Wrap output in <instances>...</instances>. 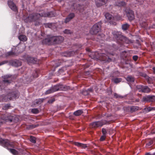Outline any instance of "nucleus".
I'll list each match as a JSON object with an SVG mask.
<instances>
[{
	"label": "nucleus",
	"mask_w": 155,
	"mask_h": 155,
	"mask_svg": "<svg viewBox=\"0 0 155 155\" xmlns=\"http://www.w3.org/2000/svg\"><path fill=\"white\" fill-rule=\"evenodd\" d=\"M19 96V93L17 92L16 93H15L14 92L9 94L5 96V97H3L2 101H6L13 100L14 99H15L18 98Z\"/></svg>",
	"instance_id": "nucleus-1"
},
{
	"label": "nucleus",
	"mask_w": 155,
	"mask_h": 155,
	"mask_svg": "<svg viewBox=\"0 0 155 155\" xmlns=\"http://www.w3.org/2000/svg\"><path fill=\"white\" fill-rule=\"evenodd\" d=\"M101 22H99L94 25L91 28L90 32L92 34H96L101 30Z\"/></svg>",
	"instance_id": "nucleus-2"
},
{
	"label": "nucleus",
	"mask_w": 155,
	"mask_h": 155,
	"mask_svg": "<svg viewBox=\"0 0 155 155\" xmlns=\"http://www.w3.org/2000/svg\"><path fill=\"white\" fill-rule=\"evenodd\" d=\"M40 14H31L26 18L25 21L27 22H31L36 21L41 16Z\"/></svg>",
	"instance_id": "nucleus-3"
},
{
	"label": "nucleus",
	"mask_w": 155,
	"mask_h": 155,
	"mask_svg": "<svg viewBox=\"0 0 155 155\" xmlns=\"http://www.w3.org/2000/svg\"><path fill=\"white\" fill-rule=\"evenodd\" d=\"M107 121H100L92 123L90 124V127L93 128H97L99 127H101L104 124L107 123Z\"/></svg>",
	"instance_id": "nucleus-4"
},
{
	"label": "nucleus",
	"mask_w": 155,
	"mask_h": 155,
	"mask_svg": "<svg viewBox=\"0 0 155 155\" xmlns=\"http://www.w3.org/2000/svg\"><path fill=\"white\" fill-rule=\"evenodd\" d=\"M51 40L55 44H59L61 43L64 40V38L61 36H53L51 37Z\"/></svg>",
	"instance_id": "nucleus-5"
},
{
	"label": "nucleus",
	"mask_w": 155,
	"mask_h": 155,
	"mask_svg": "<svg viewBox=\"0 0 155 155\" xmlns=\"http://www.w3.org/2000/svg\"><path fill=\"white\" fill-rule=\"evenodd\" d=\"M139 91L144 93H148L150 91V89L147 86L138 85L137 86Z\"/></svg>",
	"instance_id": "nucleus-6"
},
{
	"label": "nucleus",
	"mask_w": 155,
	"mask_h": 155,
	"mask_svg": "<svg viewBox=\"0 0 155 155\" xmlns=\"http://www.w3.org/2000/svg\"><path fill=\"white\" fill-rule=\"evenodd\" d=\"M54 92L59 90H64V86L62 84H58L52 87Z\"/></svg>",
	"instance_id": "nucleus-7"
},
{
	"label": "nucleus",
	"mask_w": 155,
	"mask_h": 155,
	"mask_svg": "<svg viewBox=\"0 0 155 155\" xmlns=\"http://www.w3.org/2000/svg\"><path fill=\"white\" fill-rule=\"evenodd\" d=\"M8 3L9 7L13 11L16 12L17 9L16 5L12 1H8Z\"/></svg>",
	"instance_id": "nucleus-8"
},
{
	"label": "nucleus",
	"mask_w": 155,
	"mask_h": 155,
	"mask_svg": "<svg viewBox=\"0 0 155 155\" xmlns=\"http://www.w3.org/2000/svg\"><path fill=\"white\" fill-rule=\"evenodd\" d=\"M127 15L129 20L131 21L134 20V15L133 11L131 10H129L127 12Z\"/></svg>",
	"instance_id": "nucleus-9"
},
{
	"label": "nucleus",
	"mask_w": 155,
	"mask_h": 155,
	"mask_svg": "<svg viewBox=\"0 0 155 155\" xmlns=\"http://www.w3.org/2000/svg\"><path fill=\"white\" fill-rule=\"evenodd\" d=\"M108 1V0H96L95 3L97 6L100 7L105 4Z\"/></svg>",
	"instance_id": "nucleus-10"
},
{
	"label": "nucleus",
	"mask_w": 155,
	"mask_h": 155,
	"mask_svg": "<svg viewBox=\"0 0 155 155\" xmlns=\"http://www.w3.org/2000/svg\"><path fill=\"white\" fill-rule=\"evenodd\" d=\"M112 34L115 38L117 40L120 39L122 36L121 35V33L116 31H113Z\"/></svg>",
	"instance_id": "nucleus-11"
},
{
	"label": "nucleus",
	"mask_w": 155,
	"mask_h": 155,
	"mask_svg": "<svg viewBox=\"0 0 155 155\" xmlns=\"http://www.w3.org/2000/svg\"><path fill=\"white\" fill-rule=\"evenodd\" d=\"M1 141L3 146L5 147H8V146H11L12 147V145L9 143V141L7 140H4L1 139Z\"/></svg>",
	"instance_id": "nucleus-12"
},
{
	"label": "nucleus",
	"mask_w": 155,
	"mask_h": 155,
	"mask_svg": "<svg viewBox=\"0 0 155 155\" xmlns=\"http://www.w3.org/2000/svg\"><path fill=\"white\" fill-rule=\"evenodd\" d=\"M3 78L5 80L3 81V82L5 84H8L10 83V82L9 81L10 78H11V76L8 75H7L3 76Z\"/></svg>",
	"instance_id": "nucleus-13"
},
{
	"label": "nucleus",
	"mask_w": 155,
	"mask_h": 155,
	"mask_svg": "<svg viewBox=\"0 0 155 155\" xmlns=\"http://www.w3.org/2000/svg\"><path fill=\"white\" fill-rule=\"evenodd\" d=\"M53 42V40H51V37H48L43 40L42 41V43L43 44L49 45L51 44V42Z\"/></svg>",
	"instance_id": "nucleus-14"
},
{
	"label": "nucleus",
	"mask_w": 155,
	"mask_h": 155,
	"mask_svg": "<svg viewBox=\"0 0 155 155\" xmlns=\"http://www.w3.org/2000/svg\"><path fill=\"white\" fill-rule=\"evenodd\" d=\"M27 61L28 63L34 64L37 63L36 59L31 57H28L27 58Z\"/></svg>",
	"instance_id": "nucleus-15"
},
{
	"label": "nucleus",
	"mask_w": 155,
	"mask_h": 155,
	"mask_svg": "<svg viewBox=\"0 0 155 155\" xmlns=\"http://www.w3.org/2000/svg\"><path fill=\"white\" fill-rule=\"evenodd\" d=\"M11 63L12 65L16 67L21 66V63L18 61H12L11 62Z\"/></svg>",
	"instance_id": "nucleus-16"
},
{
	"label": "nucleus",
	"mask_w": 155,
	"mask_h": 155,
	"mask_svg": "<svg viewBox=\"0 0 155 155\" xmlns=\"http://www.w3.org/2000/svg\"><path fill=\"white\" fill-rule=\"evenodd\" d=\"M19 39L21 41H25L27 40V38L26 36L24 35H21L18 37Z\"/></svg>",
	"instance_id": "nucleus-17"
},
{
	"label": "nucleus",
	"mask_w": 155,
	"mask_h": 155,
	"mask_svg": "<svg viewBox=\"0 0 155 155\" xmlns=\"http://www.w3.org/2000/svg\"><path fill=\"white\" fill-rule=\"evenodd\" d=\"M74 144L78 147H81L84 148L87 147V146L86 144L80 143L77 142H75Z\"/></svg>",
	"instance_id": "nucleus-18"
},
{
	"label": "nucleus",
	"mask_w": 155,
	"mask_h": 155,
	"mask_svg": "<svg viewBox=\"0 0 155 155\" xmlns=\"http://www.w3.org/2000/svg\"><path fill=\"white\" fill-rule=\"evenodd\" d=\"M41 16L51 17L54 16H55V15L53 14V12H48L46 14L42 15Z\"/></svg>",
	"instance_id": "nucleus-19"
},
{
	"label": "nucleus",
	"mask_w": 155,
	"mask_h": 155,
	"mask_svg": "<svg viewBox=\"0 0 155 155\" xmlns=\"http://www.w3.org/2000/svg\"><path fill=\"white\" fill-rule=\"evenodd\" d=\"M105 15L106 19L108 20V21H109L110 22V20L113 19V17H112V16L109 13H106Z\"/></svg>",
	"instance_id": "nucleus-20"
},
{
	"label": "nucleus",
	"mask_w": 155,
	"mask_h": 155,
	"mask_svg": "<svg viewBox=\"0 0 155 155\" xmlns=\"http://www.w3.org/2000/svg\"><path fill=\"white\" fill-rule=\"evenodd\" d=\"M127 81L129 83L133 82L134 81V78L131 76H128L126 78Z\"/></svg>",
	"instance_id": "nucleus-21"
},
{
	"label": "nucleus",
	"mask_w": 155,
	"mask_h": 155,
	"mask_svg": "<svg viewBox=\"0 0 155 155\" xmlns=\"http://www.w3.org/2000/svg\"><path fill=\"white\" fill-rule=\"evenodd\" d=\"M150 95L143 97L142 101L144 102H150Z\"/></svg>",
	"instance_id": "nucleus-22"
},
{
	"label": "nucleus",
	"mask_w": 155,
	"mask_h": 155,
	"mask_svg": "<svg viewBox=\"0 0 155 155\" xmlns=\"http://www.w3.org/2000/svg\"><path fill=\"white\" fill-rule=\"evenodd\" d=\"M83 113V111L81 110H78L74 113V114L76 116H78L80 115Z\"/></svg>",
	"instance_id": "nucleus-23"
},
{
	"label": "nucleus",
	"mask_w": 155,
	"mask_h": 155,
	"mask_svg": "<svg viewBox=\"0 0 155 155\" xmlns=\"http://www.w3.org/2000/svg\"><path fill=\"white\" fill-rule=\"evenodd\" d=\"M122 79L121 78H116L112 79V81L115 83H119L121 81Z\"/></svg>",
	"instance_id": "nucleus-24"
},
{
	"label": "nucleus",
	"mask_w": 155,
	"mask_h": 155,
	"mask_svg": "<svg viewBox=\"0 0 155 155\" xmlns=\"http://www.w3.org/2000/svg\"><path fill=\"white\" fill-rule=\"evenodd\" d=\"M129 25L127 24H124L122 25V28L124 30H127V28L129 27Z\"/></svg>",
	"instance_id": "nucleus-25"
},
{
	"label": "nucleus",
	"mask_w": 155,
	"mask_h": 155,
	"mask_svg": "<svg viewBox=\"0 0 155 155\" xmlns=\"http://www.w3.org/2000/svg\"><path fill=\"white\" fill-rule=\"evenodd\" d=\"M43 101V99H38L36 100V103L37 104H41Z\"/></svg>",
	"instance_id": "nucleus-26"
},
{
	"label": "nucleus",
	"mask_w": 155,
	"mask_h": 155,
	"mask_svg": "<svg viewBox=\"0 0 155 155\" xmlns=\"http://www.w3.org/2000/svg\"><path fill=\"white\" fill-rule=\"evenodd\" d=\"M113 19L114 20H122L121 17L120 16H117L114 17H113Z\"/></svg>",
	"instance_id": "nucleus-27"
},
{
	"label": "nucleus",
	"mask_w": 155,
	"mask_h": 155,
	"mask_svg": "<svg viewBox=\"0 0 155 155\" xmlns=\"http://www.w3.org/2000/svg\"><path fill=\"white\" fill-rule=\"evenodd\" d=\"M30 140L33 143H35L36 142V138L34 137L31 136Z\"/></svg>",
	"instance_id": "nucleus-28"
},
{
	"label": "nucleus",
	"mask_w": 155,
	"mask_h": 155,
	"mask_svg": "<svg viewBox=\"0 0 155 155\" xmlns=\"http://www.w3.org/2000/svg\"><path fill=\"white\" fill-rule=\"evenodd\" d=\"M9 150L14 155H16L17 153V152L15 150L13 149H10Z\"/></svg>",
	"instance_id": "nucleus-29"
},
{
	"label": "nucleus",
	"mask_w": 155,
	"mask_h": 155,
	"mask_svg": "<svg viewBox=\"0 0 155 155\" xmlns=\"http://www.w3.org/2000/svg\"><path fill=\"white\" fill-rule=\"evenodd\" d=\"M150 102H153L155 101V96H150Z\"/></svg>",
	"instance_id": "nucleus-30"
},
{
	"label": "nucleus",
	"mask_w": 155,
	"mask_h": 155,
	"mask_svg": "<svg viewBox=\"0 0 155 155\" xmlns=\"http://www.w3.org/2000/svg\"><path fill=\"white\" fill-rule=\"evenodd\" d=\"M54 91L53 89L52 88L51 89L48 90L46 92V94H49L52 93L54 92Z\"/></svg>",
	"instance_id": "nucleus-31"
},
{
	"label": "nucleus",
	"mask_w": 155,
	"mask_h": 155,
	"mask_svg": "<svg viewBox=\"0 0 155 155\" xmlns=\"http://www.w3.org/2000/svg\"><path fill=\"white\" fill-rule=\"evenodd\" d=\"M31 112L34 114H37L39 112V111L38 109L36 108L33 109L31 110Z\"/></svg>",
	"instance_id": "nucleus-32"
},
{
	"label": "nucleus",
	"mask_w": 155,
	"mask_h": 155,
	"mask_svg": "<svg viewBox=\"0 0 155 155\" xmlns=\"http://www.w3.org/2000/svg\"><path fill=\"white\" fill-rule=\"evenodd\" d=\"M74 16V13H73L70 14L68 16V17L71 19V20L73 18Z\"/></svg>",
	"instance_id": "nucleus-33"
},
{
	"label": "nucleus",
	"mask_w": 155,
	"mask_h": 155,
	"mask_svg": "<svg viewBox=\"0 0 155 155\" xmlns=\"http://www.w3.org/2000/svg\"><path fill=\"white\" fill-rule=\"evenodd\" d=\"M105 137H106L105 135H103L101 136V137L100 139V140L101 141L104 140L105 139Z\"/></svg>",
	"instance_id": "nucleus-34"
},
{
	"label": "nucleus",
	"mask_w": 155,
	"mask_h": 155,
	"mask_svg": "<svg viewBox=\"0 0 155 155\" xmlns=\"http://www.w3.org/2000/svg\"><path fill=\"white\" fill-rule=\"evenodd\" d=\"M102 132L104 135H106V134L107 132L106 130L104 128H103L102 129Z\"/></svg>",
	"instance_id": "nucleus-35"
},
{
	"label": "nucleus",
	"mask_w": 155,
	"mask_h": 155,
	"mask_svg": "<svg viewBox=\"0 0 155 155\" xmlns=\"http://www.w3.org/2000/svg\"><path fill=\"white\" fill-rule=\"evenodd\" d=\"M64 33L68 34H70V33H71V32H70V31L69 30H68V29H65V30L64 31Z\"/></svg>",
	"instance_id": "nucleus-36"
},
{
	"label": "nucleus",
	"mask_w": 155,
	"mask_h": 155,
	"mask_svg": "<svg viewBox=\"0 0 155 155\" xmlns=\"http://www.w3.org/2000/svg\"><path fill=\"white\" fill-rule=\"evenodd\" d=\"M71 20V19L68 17L65 19V22L66 23H67L69 21Z\"/></svg>",
	"instance_id": "nucleus-37"
},
{
	"label": "nucleus",
	"mask_w": 155,
	"mask_h": 155,
	"mask_svg": "<svg viewBox=\"0 0 155 155\" xmlns=\"http://www.w3.org/2000/svg\"><path fill=\"white\" fill-rule=\"evenodd\" d=\"M8 62L7 61H4L0 63V66L4 64H6Z\"/></svg>",
	"instance_id": "nucleus-38"
},
{
	"label": "nucleus",
	"mask_w": 155,
	"mask_h": 155,
	"mask_svg": "<svg viewBox=\"0 0 155 155\" xmlns=\"http://www.w3.org/2000/svg\"><path fill=\"white\" fill-rule=\"evenodd\" d=\"M138 57L137 56H134L133 57V59L135 60L136 61L138 59Z\"/></svg>",
	"instance_id": "nucleus-39"
},
{
	"label": "nucleus",
	"mask_w": 155,
	"mask_h": 155,
	"mask_svg": "<svg viewBox=\"0 0 155 155\" xmlns=\"http://www.w3.org/2000/svg\"><path fill=\"white\" fill-rule=\"evenodd\" d=\"M7 55H13V53L12 51H9L7 53Z\"/></svg>",
	"instance_id": "nucleus-40"
},
{
	"label": "nucleus",
	"mask_w": 155,
	"mask_h": 155,
	"mask_svg": "<svg viewBox=\"0 0 155 155\" xmlns=\"http://www.w3.org/2000/svg\"><path fill=\"white\" fill-rule=\"evenodd\" d=\"M144 77L146 78V79L149 80L150 78L147 76L146 75H145Z\"/></svg>",
	"instance_id": "nucleus-41"
},
{
	"label": "nucleus",
	"mask_w": 155,
	"mask_h": 155,
	"mask_svg": "<svg viewBox=\"0 0 155 155\" xmlns=\"http://www.w3.org/2000/svg\"><path fill=\"white\" fill-rule=\"evenodd\" d=\"M52 25V24H48V27H49V28H51V25Z\"/></svg>",
	"instance_id": "nucleus-42"
},
{
	"label": "nucleus",
	"mask_w": 155,
	"mask_h": 155,
	"mask_svg": "<svg viewBox=\"0 0 155 155\" xmlns=\"http://www.w3.org/2000/svg\"><path fill=\"white\" fill-rule=\"evenodd\" d=\"M147 110H148V111H150L151 110V108L150 107L147 108Z\"/></svg>",
	"instance_id": "nucleus-43"
},
{
	"label": "nucleus",
	"mask_w": 155,
	"mask_h": 155,
	"mask_svg": "<svg viewBox=\"0 0 155 155\" xmlns=\"http://www.w3.org/2000/svg\"><path fill=\"white\" fill-rule=\"evenodd\" d=\"M62 55L64 56H67V57H68V56H70V55H69L68 54H67V55L65 54H64V53Z\"/></svg>",
	"instance_id": "nucleus-44"
},
{
	"label": "nucleus",
	"mask_w": 155,
	"mask_h": 155,
	"mask_svg": "<svg viewBox=\"0 0 155 155\" xmlns=\"http://www.w3.org/2000/svg\"><path fill=\"white\" fill-rule=\"evenodd\" d=\"M152 132L153 134H155V128L152 130Z\"/></svg>",
	"instance_id": "nucleus-45"
},
{
	"label": "nucleus",
	"mask_w": 155,
	"mask_h": 155,
	"mask_svg": "<svg viewBox=\"0 0 155 155\" xmlns=\"http://www.w3.org/2000/svg\"><path fill=\"white\" fill-rule=\"evenodd\" d=\"M121 4L120 5H125V3L124 2H121Z\"/></svg>",
	"instance_id": "nucleus-46"
},
{
	"label": "nucleus",
	"mask_w": 155,
	"mask_h": 155,
	"mask_svg": "<svg viewBox=\"0 0 155 155\" xmlns=\"http://www.w3.org/2000/svg\"><path fill=\"white\" fill-rule=\"evenodd\" d=\"M114 96L117 98L118 97L117 96V94H114Z\"/></svg>",
	"instance_id": "nucleus-47"
},
{
	"label": "nucleus",
	"mask_w": 155,
	"mask_h": 155,
	"mask_svg": "<svg viewBox=\"0 0 155 155\" xmlns=\"http://www.w3.org/2000/svg\"><path fill=\"white\" fill-rule=\"evenodd\" d=\"M152 28H155V25H153L152 26Z\"/></svg>",
	"instance_id": "nucleus-48"
},
{
	"label": "nucleus",
	"mask_w": 155,
	"mask_h": 155,
	"mask_svg": "<svg viewBox=\"0 0 155 155\" xmlns=\"http://www.w3.org/2000/svg\"><path fill=\"white\" fill-rule=\"evenodd\" d=\"M153 71L154 73H155V67H153Z\"/></svg>",
	"instance_id": "nucleus-49"
},
{
	"label": "nucleus",
	"mask_w": 155,
	"mask_h": 155,
	"mask_svg": "<svg viewBox=\"0 0 155 155\" xmlns=\"http://www.w3.org/2000/svg\"><path fill=\"white\" fill-rule=\"evenodd\" d=\"M107 56V58H108L109 59V60H107V61H110V58H109V56H108V55Z\"/></svg>",
	"instance_id": "nucleus-50"
},
{
	"label": "nucleus",
	"mask_w": 155,
	"mask_h": 155,
	"mask_svg": "<svg viewBox=\"0 0 155 155\" xmlns=\"http://www.w3.org/2000/svg\"><path fill=\"white\" fill-rule=\"evenodd\" d=\"M88 90L91 91H92V89H88Z\"/></svg>",
	"instance_id": "nucleus-51"
},
{
	"label": "nucleus",
	"mask_w": 155,
	"mask_h": 155,
	"mask_svg": "<svg viewBox=\"0 0 155 155\" xmlns=\"http://www.w3.org/2000/svg\"><path fill=\"white\" fill-rule=\"evenodd\" d=\"M135 107H132L131 108V109H134V108Z\"/></svg>",
	"instance_id": "nucleus-52"
},
{
	"label": "nucleus",
	"mask_w": 155,
	"mask_h": 155,
	"mask_svg": "<svg viewBox=\"0 0 155 155\" xmlns=\"http://www.w3.org/2000/svg\"><path fill=\"white\" fill-rule=\"evenodd\" d=\"M146 155H150L149 153H147Z\"/></svg>",
	"instance_id": "nucleus-53"
},
{
	"label": "nucleus",
	"mask_w": 155,
	"mask_h": 155,
	"mask_svg": "<svg viewBox=\"0 0 155 155\" xmlns=\"http://www.w3.org/2000/svg\"><path fill=\"white\" fill-rule=\"evenodd\" d=\"M152 155H155V153H153Z\"/></svg>",
	"instance_id": "nucleus-54"
},
{
	"label": "nucleus",
	"mask_w": 155,
	"mask_h": 155,
	"mask_svg": "<svg viewBox=\"0 0 155 155\" xmlns=\"http://www.w3.org/2000/svg\"><path fill=\"white\" fill-rule=\"evenodd\" d=\"M105 61H106L107 60L106 59L104 60Z\"/></svg>",
	"instance_id": "nucleus-55"
},
{
	"label": "nucleus",
	"mask_w": 155,
	"mask_h": 155,
	"mask_svg": "<svg viewBox=\"0 0 155 155\" xmlns=\"http://www.w3.org/2000/svg\"><path fill=\"white\" fill-rule=\"evenodd\" d=\"M151 144V143H150V145H148L149 146V145H150Z\"/></svg>",
	"instance_id": "nucleus-56"
},
{
	"label": "nucleus",
	"mask_w": 155,
	"mask_h": 155,
	"mask_svg": "<svg viewBox=\"0 0 155 155\" xmlns=\"http://www.w3.org/2000/svg\"><path fill=\"white\" fill-rule=\"evenodd\" d=\"M74 9H77V8H74Z\"/></svg>",
	"instance_id": "nucleus-57"
}]
</instances>
